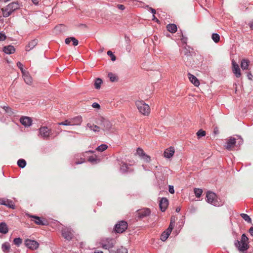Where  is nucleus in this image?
Wrapping results in <instances>:
<instances>
[{"label":"nucleus","instance_id":"obj_10","mask_svg":"<svg viewBox=\"0 0 253 253\" xmlns=\"http://www.w3.org/2000/svg\"><path fill=\"white\" fill-rule=\"evenodd\" d=\"M127 223L125 221H121L116 224L115 231L118 233L124 232L127 228Z\"/></svg>","mask_w":253,"mask_h":253},{"label":"nucleus","instance_id":"obj_19","mask_svg":"<svg viewBox=\"0 0 253 253\" xmlns=\"http://www.w3.org/2000/svg\"><path fill=\"white\" fill-rule=\"evenodd\" d=\"M20 122L25 126H30L32 123V120L29 117H22L20 119Z\"/></svg>","mask_w":253,"mask_h":253},{"label":"nucleus","instance_id":"obj_4","mask_svg":"<svg viewBox=\"0 0 253 253\" xmlns=\"http://www.w3.org/2000/svg\"><path fill=\"white\" fill-rule=\"evenodd\" d=\"M83 122L81 116H77L73 118H69L64 121L58 123V125L63 126H80Z\"/></svg>","mask_w":253,"mask_h":253},{"label":"nucleus","instance_id":"obj_16","mask_svg":"<svg viewBox=\"0 0 253 253\" xmlns=\"http://www.w3.org/2000/svg\"><path fill=\"white\" fill-rule=\"evenodd\" d=\"M169 200L166 198H162L159 201V207L161 211L164 212L167 209L169 205Z\"/></svg>","mask_w":253,"mask_h":253},{"label":"nucleus","instance_id":"obj_54","mask_svg":"<svg viewBox=\"0 0 253 253\" xmlns=\"http://www.w3.org/2000/svg\"><path fill=\"white\" fill-rule=\"evenodd\" d=\"M92 107L93 108H98V109L100 108V105H99V104H98L97 103H96V102L93 103L92 104Z\"/></svg>","mask_w":253,"mask_h":253},{"label":"nucleus","instance_id":"obj_6","mask_svg":"<svg viewBox=\"0 0 253 253\" xmlns=\"http://www.w3.org/2000/svg\"><path fill=\"white\" fill-rule=\"evenodd\" d=\"M51 133V129L47 126H41L39 129V136L44 140H48Z\"/></svg>","mask_w":253,"mask_h":253},{"label":"nucleus","instance_id":"obj_42","mask_svg":"<svg viewBox=\"0 0 253 253\" xmlns=\"http://www.w3.org/2000/svg\"><path fill=\"white\" fill-rule=\"evenodd\" d=\"M10 249V246L8 243H4L2 245V250L5 253H7L9 252Z\"/></svg>","mask_w":253,"mask_h":253},{"label":"nucleus","instance_id":"obj_43","mask_svg":"<svg viewBox=\"0 0 253 253\" xmlns=\"http://www.w3.org/2000/svg\"><path fill=\"white\" fill-rule=\"evenodd\" d=\"M203 191L201 189L199 188H195L194 189V193L195 196L197 198H200L202 194Z\"/></svg>","mask_w":253,"mask_h":253},{"label":"nucleus","instance_id":"obj_36","mask_svg":"<svg viewBox=\"0 0 253 253\" xmlns=\"http://www.w3.org/2000/svg\"><path fill=\"white\" fill-rule=\"evenodd\" d=\"M17 165L19 167L24 168L26 165V162L25 160L20 159L18 161Z\"/></svg>","mask_w":253,"mask_h":253},{"label":"nucleus","instance_id":"obj_39","mask_svg":"<svg viewBox=\"0 0 253 253\" xmlns=\"http://www.w3.org/2000/svg\"><path fill=\"white\" fill-rule=\"evenodd\" d=\"M108 77H109L110 81L112 82H114L117 81V76L112 73H108Z\"/></svg>","mask_w":253,"mask_h":253},{"label":"nucleus","instance_id":"obj_46","mask_svg":"<svg viewBox=\"0 0 253 253\" xmlns=\"http://www.w3.org/2000/svg\"><path fill=\"white\" fill-rule=\"evenodd\" d=\"M22 240L20 238H15L13 240L14 244L17 246H19V245L22 243Z\"/></svg>","mask_w":253,"mask_h":253},{"label":"nucleus","instance_id":"obj_38","mask_svg":"<svg viewBox=\"0 0 253 253\" xmlns=\"http://www.w3.org/2000/svg\"><path fill=\"white\" fill-rule=\"evenodd\" d=\"M211 38L215 43L218 42L220 41V36L216 33L212 34Z\"/></svg>","mask_w":253,"mask_h":253},{"label":"nucleus","instance_id":"obj_24","mask_svg":"<svg viewBox=\"0 0 253 253\" xmlns=\"http://www.w3.org/2000/svg\"><path fill=\"white\" fill-rule=\"evenodd\" d=\"M74 162L75 164L78 165L84 163L85 162V160L82 156V155L78 154L75 155Z\"/></svg>","mask_w":253,"mask_h":253},{"label":"nucleus","instance_id":"obj_27","mask_svg":"<svg viewBox=\"0 0 253 253\" xmlns=\"http://www.w3.org/2000/svg\"><path fill=\"white\" fill-rule=\"evenodd\" d=\"M110 253H127V250L126 248L121 247L116 250H110Z\"/></svg>","mask_w":253,"mask_h":253},{"label":"nucleus","instance_id":"obj_5","mask_svg":"<svg viewBox=\"0 0 253 253\" xmlns=\"http://www.w3.org/2000/svg\"><path fill=\"white\" fill-rule=\"evenodd\" d=\"M116 244V240L113 238H106L101 240L100 244L104 249L113 250L112 249Z\"/></svg>","mask_w":253,"mask_h":253},{"label":"nucleus","instance_id":"obj_26","mask_svg":"<svg viewBox=\"0 0 253 253\" xmlns=\"http://www.w3.org/2000/svg\"><path fill=\"white\" fill-rule=\"evenodd\" d=\"M3 51L6 54H11L14 52L15 48L12 45L5 46L3 48Z\"/></svg>","mask_w":253,"mask_h":253},{"label":"nucleus","instance_id":"obj_2","mask_svg":"<svg viewBox=\"0 0 253 253\" xmlns=\"http://www.w3.org/2000/svg\"><path fill=\"white\" fill-rule=\"evenodd\" d=\"M248 238L245 234H243L241 237V240H236L235 242V246L238 249L239 251L244 252L246 251L249 248L248 245Z\"/></svg>","mask_w":253,"mask_h":253},{"label":"nucleus","instance_id":"obj_33","mask_svg":"<svg viewBox=\"0 0 253 253\" xmlns=\"http://www.w3.org/2000/svg\"><path fill=\"white\" fill-rule=\"evenodd\" d=\"M8 7L11 9L12 13L19 8V4L17 2H13L8 4Z\"/></svg>","mask_w":253,"mask_h":253},{"label":"nucleus","instance_id":"obj_8","mask_svg":"<svg viewBox=\"0 0 253 253\" xmlns=\"http://www.w3.org/2000/svg\"><path fill=\"white\" fill-rule=\"evenodd\" d=\"M26 216L31 218L32 221L39 225H46L48 224V221L43 218H41L36 215H33L29 213H26Z\"/></svg>","mask_w":253,"mask_h":253},{"label":"nucleus","instance_id":"obj_17","mask_svg":"<svg viewBox=\"0 0 253 253\" xmlns=\"http://www.w3.org/2000/svg\"><path fill=\"white\" fill-rule=\"evenodd\" d=\"M232 71L237 78H240L241 76V70L239 65L235 61H232Z\"/></svg>","mask_w":253,"mask_h":253},{"label":"nucleus","instance_id":"obj_13","mask_svg":"<svg viewBox=\"0 0 253 253\" xmlns=\"http://www.w3.org/2000/svg\"><path fill=\"white\" fill-rule=\"evenodd\" d=\"M25 245L27 248L33 250H36L39 246L38 242L30 239H26L25 241Z\"/></svg>","mask_w":253,"mask_h":253},{"label":"nucleus","instance_id":"obj_51","mask_svg":"<svg viewBox=\"0 0 253 253\" xmlns=\"http://www.w3.org/2000/svg\"><path fill=\"white\" fill-rule=\"evenodd\" d=\"M72 41L73 42V45L74 46L77 45L79 43L78 41L74 37H72Z\"/></svg>","mask_w":253,"mask_h":253},{"label":"nucleus","instance_id":"obj_52","mask_svg":"<svg viewBox=\"0 0 253 253\" xmlns=\"http://www.w3.org/2000/svg\"><path fill=\"white\" fill-rule=\"evenodd\" d=\"M6 39V36L5 35L0 32V41H4Z\"/></svg>","mask_w":253,"mask_h":253},{"label":"nucleus","instance_id":"obj_22","mask_svg":"<svg viewBox=\"0 0 253 253\" xmlns=\"http://www.w3.org/2000/svg\"><path fill=\"white\" fill-rule=\"evenodd\" d=\"M22 77L26 84L29 85L32 84L33 82V80L32 77L30 76L28 72H23V73L22 74Z\"/></svg>","mask_w":253,"mask_h":253},{"label":"nucleus","instance_id":"obj_7","mask_svg":"<svg viewBox=\"0 0 253 253\" xmlns=\"http://www.w3.org/2000/svg\"><path fill=\"white\" fill-rule=\"evenodd\" d=\"M100 121L98 124L101 126V128L105 131H111L112 128V124L107 119L100 117L99 119Z\"/></svg>","mask_w":253,"mask_h":253},{"label":"nucleus","instance_id":"obj_12","mask_svg":"<svg viewBox=\"0 0 253 253\" xmlns=\"http://www.w3.org/2000/svg\"><path fill=\"white\" fill-rule=\"evenodd\" d=\"M151 213V211L149 208H143L136 211V215L139 218H143L149 216Z\"/></svg>","mask_w":253,"mask_h":253},{"label":"nucleus","instance_id":"obj_20","mask_svg":"<svg viewBox=\"0 0 253 253\" xmlns=\"http://www.w3.org/2000/svg\"><path fill=\"white\" fill-rule=\"evenodd\" d=\"M174 149L173 147H170L166 149L164 153V156L165 158H170L174 154Z\"/></svg>","mask_w":253,"mask_h":253},{"label":"nucleus","instance_id":"obj_18","mask_svg":"<svg viewBox=\"0 0 253 253\" xmlns=\"http://www.w3.org/2000/svg\"><path fill=\"white\" fill-rule=\"evenodd\" d=\"M0 204L6 206L12 209H14L15 205L14 203L10 200L2 199L0 200Z\"/></svg>","mask_w":253,"mask_h":253},{"label":"nucleus","instance_id":"obj_45","mask_svg":"<svg viewBox=\"0 0 253 253\" xmlns=\"http://www.w3.org/2000/svg\"><path fill=\"white\" fill-rule=\"evenodd\" d=\"M141 158L146 163H149L151 160V157L146 153Z\"/></svg>","mask_w":253,"mask_h":253},{"label":"nucleus","instance_id":"obj_34","mask_svg":"<svg viewBox=\"0 0 253 253\" xmlns=\"http://www.w3.org/2000/svg\"><path fill=\"white\" fill-rule=\"evenodd\" d=\"M88 161L92 164H95L99 163L100 160L97 158V156L96 155H93L89 157Z\"/></svg>","mask_w":253,"mask_h":253},{"label":"nucleus","instance_id":"obj_63","mask_svg":"<svg viewBox=\"0 0 253 253\" xmlns=\"http://www.w3.org/2000/svg\"><path fill=\"white\" fill-rule=\"evenodd\" d=\"M175 211H176V212H178L180 211V208L179 207H177V208H176Z\"/></svg>","mask_w":253,"mask_h":253},{"label":"nucleus","instance_id":"obj_57","mask_svg":"<svg viewBox=\"0 0 253 253\" xmlns=\"http://www.w3.org/2000/svg\"><path fill=\"white\" fill-rule=\"evenodd\" d=\"M117 7L119 9L121 10H124L125 8V6L123 4H118Z\"/></svg>","mask_w":253,"mask_h":253},{"label":"nucleus","instance_id":"obj_48","mask_svg":"<svg viewBox=\"0 0 253 253\" xmlns=\"http://www.w3.org/2000/svg\"><path fill=\"white\" fill-rule=\"evenodd\" d=\"M107 54L111 57V59L112 61H114L116 60V56L111 51H110V50L108 51Z\"/></svg>","mask_w":253,"mask_h":253},{"label":"nucleus","instance_id":"obj_64","mask_svg":"<svg viewBox=\"0 0 253 253\" xmlns=\"http://www.w3.org/2000/svg\"><path fill=\"white\" fill-rule=\"evenodd\" d=\"M94 253H103L102 251H95Z\"/></svg>","mask_w":253,"mask_h":253},{"label":"nucleus","instance_id":"obj_31","mask_svg":"<svg viewBox=\"0 0 253 253\" xmlns=\"http://www.w3.org/2000/svg\"><path fill=\"white\" fill-rule=\"evenodd\" d=\"M170 233H171L169 232V230H166L162 234L161 236V240L163 241H166Z\"/></svg>","mask_w":253,"mask_h":253},{"label":"nucleus","instance_id":"obj_3","mask_svg":"<svg viewBox=\"0 0 253 253\" xmlns=\"http://www.w3.org/2000/svg\"><path fill=\"white\" fill-rule=\"evenodd\" d=\"M135 105L139 112L144 116H148L150 113V106L143 100H137Z\"/></svg>","mask_w":253,"mask_h":253},{"label":"nucleus","instance_id":"obj_37","mask_svg":"<svg viewBox=\"0 0 253 253\" xmlns=\"http://www.w3.org/2000/svg\"><path fill=\"white\" fill-rule=\"evenodd\" d=\"M4 111L5 112L7 113L9 115H12L13 113L12 111V109L11 108H10L8 106H3L1 107Z\"/></svg>","mask_w":253,"mask_h":253},{"label":"nucleus","instance_id":"obj_29","mask_svg":"<svg viewBox=\"0 0 253 253\" xmlns=\"http://www.w3.org/2000/svg\"><path fill=\"white\" fill-rule=\"evenodd\" d=\"M87 127H88L91 130H92L94 132H99L100 129L99 126L90 123H88L87 124Z\"/></svg>","mask_w":253,"mask_h":253},{"label":"nucleus","instance_id":"obj_32","mask_svg":"<svg viewBox=\"0 0 253 253\" xmlns=\"http://www.w3.org/2000/svg\"><path fill=\"white\" fill-rule=\"evenodd\" d=\"M0 232L3 234H6L8 232V228L5 223H0Z\"/></svg>","mask_w":253,"mask_h":253},{"label":"nucleus","instance_id":"obj_47","mask_svg":"<svg viewBox=\"0 0 253 253\" xmlns=\"http://www.w3.org/2000/svg\"><path fill=\"white\" fill-rule=\"evenodd\" d=\"M136 153L138 155H139L140 157L143 156L145 153L144 152L142 149L140 148H138L136 150Z\"/></svg>","mask_w":253,"mask_h":253},{"label":"nucleus","instance_id":"obj_55","mask_svg":"<svg viewBox=\"0 0 253 253\" xmlns=\"http://www.w3.org/2000/svg\"><path fill=\"white\" fill-rule=\"evenodd\" d=\"M247 77L250 80H252L253 79V76L251 72L247 73Z\"/></svg>","mask_w":253,"mask_h":253},{"label":"nucleus","instance_id":"obj_25","mask_svg":"<svg viewBox=\"0 0 253 253\" xmlns=\"http://www.w3.org/2000/svg\"><path fill=\"white\" fill-rule=\"evenodd\" d=\"M1 10L4 17H8L12 13L11 9L8 7V4L6 7L2 8Z\"/></svg>","mask_w":253,"mask_h":253},{"label":"nucleus","instance_id":"obj_59","mask_svg":"<svg viewBox=\"0 0 253 253\" xmlns=\"http://www.w3.org/2000/svg\"><path fill=\"white\" fill-rule=\"evenodd\" d=\"M249 26L252 30H253V21H251L249 23Z\"/></svg>","mask_w":253,"mask_h":253},{"label":"nucleus","instance_id":"obj_50","mask_svg":"<svg viewBox=\"0 0 253 253\" xmlns=\"http://www.w3.org/2000/svg\"><path fill=\"white\" fill-rule=\"evenodd\" d=\"M174 227V223L172 222V218L171 219L170 223L169 226V227L167 229V230H169V232H171Z\"/></svg>","mask_w":253,"mask_h":253},{"label":"nucleus","instance_id":"obj_11","mask_svg":"<svg viewBox=\"0 0 253 253\" xmlns=\"http://www.w3.org/2000/svg\"><path fill=\"white\" fill-rule=\"evenodd\" d=\"M236 139L234 137H230L227 140L225 147L228 150H233L238 147V145L236 144Z\"/></svg>","mask_w":253,"mask_h":253},{"label":"nucleus","instance_id":"obj_1","mask_svg":"<svg viewBox=\"0 0 253 253\" xmlns=\"http://www.w3.org/2000/svg\"><path fill=\"white\" fill-rule=\"evenodd\" d=\"M206 198L207 201L214 206H221L224 203L214 193L212 192L208 191L206 194Z\"/></svg>","mask_w":253,"mask_h":253},{"label":"nucleus","instance_id":"obj_9","mask_svg":"<svg viewBox=\"0 0 253 253\" xmlns=\"http://www.w3.org/2000/svg\"><path fill=\"white\" fill-rule=\"evenodd\" d=\"M183 53L187 57V61H188L189 57L193 56V55L197 59H198L199 60V63H196L197 65L199 64L203 61V57L201 55L198 54L196 55L193 51H190L186 47L184 48Z\"/></svg>","mask_w":253,"mask_h":253},{"label":"nucleus","instance_id":"obj_41","mask_svg":"<svg viewBox=\"0 0 253 253\" xmlns=\"http://www.w3.org/2000/svg\"><path fill=\"white\" fill-rule=\"evenodd\" d=\"M240 215L247 222L249 223H251L252 222L251 218L248 214L246 213H241Z\"/></svg>","mask_w":253,"mask_h":253},{"label":"nucleus","instance_id":"obj_35","mask_svg":"<svg viewBox=\"0 0 253 253\" xmlns=\"http://www.w3.org/2000/svg\"><path fill=\"white\" fill-rule=\"evenodd\" d=\"M102 83V81L100 78H97L95 79L94 83V87L96 89H99L101 87V85Z\"/></svg>","mask_w":253,"mask_h":253},{"label":"nucleus","instance_id":"obj_23","mask_svg":"<svg viewBox=\"0 0 253 253\" xmlns=\"http://www.w3.org/2000/svg\"><path fill=\"white\" fill-rule=\"evenodd\" d=\"M38 40L34 39L30 42L28 44L25 46V50L27 51H29L35 47L38 44Z\"/></svg>","mask_w":253,"mask_h":253},{"label":"nucleus","instance_id":"obj_60","mask_svg":"<svg viewBox=\"0 0 253 253\" xmlns=\"http://www.w3.org/2000/svg\"><path fill=\"white\" fill-rule=\"evenodd\" d=\"M249 233L250 234L253 236V227H251L249 229Z\"/></svg>","mask_w":253,"mask_h":253},{"label":"nucleus","instance_id":"obj_62","mask_svg":"<svg viewBox=\"0 0 253 253\" xmlns=\"http://www.w3.org/2000/svg\"><path fill=\"white\" fill-rule=\"evenodd\" d=\"M153 20H156V22H158L159 21V20L155 17V15H153Z\"/></svg>","mask_w":253,"mask_h":253},{"label":"nucleus","instance_id":"obj_40","mask_svg":"<svg viewBox=\"0 0 253 253\" xmlns=\"http://www.w3.org/2000/svg\"><path fill=\"white\" fill-rule=\"evenodd\" d=\"M108 146L106 144H101L96 148V150L100 152H103L106 150Z\"/></svg>","mask_w":253,"mask_h":253},{"label":"nucleus","instance_id":"obj_14","mask_svg":"<svg viewBox=\"0 0 253 253\" xmlns=\"http://www.w3.org/2000/svg\"><path fill=\"white\" fill-rule=\"evenodd\" d=\"M63 237L67 240L70 241L73 237V233L72 230L68 228H65L62 230Z\"/></svg>","mask_w":253,"mask_h":253},{"label":"nucleus","instance_id":"obj_53","mask_svg":"<svg viewBox=\"0 0 253 253\" xmlns=\"http://www.w3.org/2000/svg\"><path fill=\"white\" fill-rule=\"evenodd\" d=\"M169 193L171 194H173L174 193V190L173 186L169 185Z\"/></svg>","mask_w":253,"mask_h":253},{"label":"nucleus","instance_id":"obj_44","mask_svg":"<svg viewBox=\"0 0 253 253\" xmlns=\"http://www.w3.org/2000/svg\"><path fill=\"white\" fill-rule=\"evenodd\" d=\"M196 134H197L198 138H200L206 135V131L205 130H203V129H200L197 132Z\"/></svg>","mask_w":253,"mask_h":253},{"label":"nucleus","instance_id":"obj_30","mask_svg":"<svg viewBox=\"0 0 253 253\" xmlns=\"http://www.w3.org/2000/svg\"><path fill=\"white\" fill-rule=\"evenodd\" d=\"M250 61L248 59H244L241 61V66L243 70H247L249 66Z\"/></svg>","mask_w":253,"mask_h":253},{"label":"nucleus","instance_id":"obj_56","mask_svg":"<svg viewBox=\"0 0 253 253\" xmlns=\"http://www.w3.org/2000/svg\"><path fill=\"white\" fill-rule=\"evenodd\" d=\"M72 41V37L68 38L65 40V43L67 44H69L70 42Z\"/></svg>","mask_w":253,"mask_h":253},{"label":"nucleus","instance_id":"obj_15","mask_svg":"<svg viewBox=\"0 0 253 253\" xmlns=\"http://www.w3.org/2000/svg\"><path fill=\"white\" fill-rule=\"evenodd\" d=\"M131 165H128L125 162H122L120 164V170L123 173L131 172L133 169L130 167Z\"/></svg>","mask_w":253,"mask_h":253},{"label":"nucleus","instance_id":"obj_21","mask_svg":"<svg viewBox=\"0 0 253 253\" xmlns=\"http://www.w3.org/2000/svg\"><path fill=\"white\" fill-rule=\"evenodd\" d=\"M187 75L190 82L195 86H198L200 85L199 81L195 76L190 73H188Z\"/></svg>","mask_w":253,"mask_h":253},{"label":"nucleus","instance_id":"obj_61","mask_svg":"<svg viewBox=\"0 0 253 253\" xmlns=\"http://www.w3.org/2000/svg\"><path fill=\"white\" fill-rule=\"evenodd\" d=\"M32 2L35 5H37L39 3V0H32Z\"/></svg>","mask_w":253,"mask_h":253},{"label":"nucleus","instance_id":"obj_49","mask_svg":"<svg viewBox=\"0 0 253 253\" xmlns=\"http://www.w3.org/2000/svg\"><path fill=\"white\" fill-rule=\"evenodd\" d=\"M17 66L20 69L21 72L23 74V72H25L26 71L23 69V64L20 62H18L17 63Z\"/></svg>","mask_w":253,"mask_h":253},{"label":"nucleus","instance_id":"obj_28","mask_svg":"<svg viewBox=\"0 0 253 253\" xmlns=\"http://www.w3.org/2000/svg\"><path fill=\"white\" fill-rule=\"evenodd\" d=\"M167 29L169 32L174 33L177 31V26L174 24H169L167 26Z\"/></svg>","mask_w":253,"mask_h":253},{"label":"nucleus","instance_id":"obj_58","mask_svg":"<svg viewBox=\"0 0 253 253\" xmlns=\"http://www.w3.org/2000/svg\"><path fill=\"white\" fill-rule=\"evenodd\" d=\"M149 10L153 13V15H155L156 14V10L152 7H149Z\"/></svg>","mask_w":253,"mask_h":253}]
</instances>
